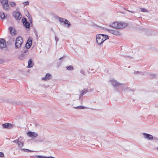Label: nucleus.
<instances>
[{
	"instance_id": "nucleus-18",
	"label": "nucleus",
	"mask_w": 158,
	"mask_h": 158,
	"mask_svg": "<svg viewBox=\"0 0 158 158\" xmlns=\"http://www.w3.org/2000/svg\"><path fill=\"white\" fill-rule=\"evenodd\" d=\"M27 57V56L25 55L24 53H22L19 56L18 58L20 60H23Z\"/></svg>"
},
{
	"instance_id": "nucleus-34",
	"label": "nucleus",
	"mask_w": 158,
	"mask_h": 158,
	"mask_svg": "<svg viewBox=\"0 0 158 158\" xmlns=\"http://www.w3.org/2000/svg\"><path fill=\"white\" fill-rule=\"evenodd\" d=\"M36 157L38 158H46V156H36Z\"/></svg>"
},
{
	"instance_id": "nucleus-42",
	"label": "nucleus",
	"mask_w": 158,
	"mask_h": 158,
	"mask_svg": "<svg viewBox=\"0 0 158 158\" xmlns=\"http://www.w3.org/2000/svg\"><path fill=\"white\" fill-rule=\"evenodd\" d=\"M127 10V11H128L131 12V13H133V14L135 13V12L134 11H131L130 10Z\"/></svg>"
},
{
	"instance_id": "nucleus-6",
	"label": "nucleus",
	"mask_w": 158,
	"mask_h": 158,
	"mask_svg": "<svg viewBox=\"0 0 158 158\" xmlns=\"http://www.w3.org/2000/svg\"><path fill=\"white\" fill-rule=\"evenodd\" d=\"M22 22L23 24V25L26 28H29L30 27V23L27 21V19L25 17L22 18Z\"/></svg>"
},
{
	"instance_id": "nucleus-19",
	"label": "nucleus",
	"mask_w": 158,
	"mask_h": 158,
	"mask_svg": "<svg viewBox=\"0 0 158 158\" xmlns=\"http://www.w3.org/2000/svg\"><path fill=\"white\" fill-rule=\"evenodd\" d=\"M6 15H5L4 13L3 12H0V17L2 20H4L6 18Z\"/></svg>"
},
{
	"instance_id": "nucleus-24",
	"label": "nucleus",
	"mask_w": 158,
	"mask_h": 158,
	"mask_svg": "<svg viewBox=\"0 0 158 158\" xmlns=\"http://www.w3.org/2000/svg\"><path fill=\"white\" fill-rule=\"evenodd\" d=\"M134 73L135 74H138L139 73V74L144 75V74H145V73H146L145 72H139V71H134Z\"/></svg>"
},
{
	"instance_id": "nucleus-28",
	"label": "nucleus",
	"mask_w": 158,
	"mask_h": 158,
	"mask_svg": "<svg viewBox=\"0 0 158 158\" xmlns=\"http://www.w3.org/2000/svg\"><path fill=\"white\" fill-rule=\"evenodd\" d=\"M25 55L27 56L29 54L28 50L27 49H25L23 52V53Z\"/></svg>"
},
{
	"instance_id": "nucleus-21",
	"label": "nucleus",
	"mask_w": 158,
	"mask_h": 158,
	"mask_svg": "<svg viewBox=\"0 0 158 158\" xmlns=\"http://www.w3.org/2000/svg\"><path fill=\"white\" fill-rule=\"evenodd\" d=\"M28 16L27 15H26V16H27V17L28 18V19H29V20L30 22L31 23H32V19L31 16L29 14L28 12Z\"/></svg>"
},
{
	"instance_id": "nucleus-33",
	"label": "nucleus",
	"mask_w": 158,
	"mask_h": 158,
	"mask_svg": "<svg viewBox=\"0 0 158 158\" xmlns=\"http://www.w3.org/2000/svg\"><path fill=\"white\" fill-rule=\"evenodd\" d=\"M23 4L24 6L27 5H29V2H28V1H27L26 2H24L23 3Z\"/></svg>"
},
{
	"instance_id": "nucleus-12",
	"label": "nucleus",
	"mask_w": 158,
	"mask_h": 158,
	"mask_svg": "<svg viewBox=\"0 0 158 158\" xmlns=\"http://www.w3.org/2000/svg\"><path fill=\"white\" fill-rule=\"evenodd\" d=\"M2 126L3 128L10 129L13 127L12 124L10 123H6L2 124Z\"/></svg>"
},
{
	"instance_id": "nucleus-20",
	"label": "nucleus",
	"mask_w": 158,
	"mask_h": 158,
	"mask_svg": "<svg viewBox=\"0 0 158 158\" xmlns=\"http://www.w3.org/2000/svg\"><path fill=\"white\" fill-rule=\"evenodd\" d=\"M3 9L6 10H7L9 8L8 2L3 5Z\"/></svg>"
},
{
	"instance_id": "nucleus-45",
	"label": "nucleus",
	"mask_w": 158,
	"mask_h": 158,
	"mask_svg": "<svg viewBox=\"0 0 158 158\" xmlns=\"http://www.w3.org/2000/svg\"><path fill=\"white\" fill-rule=\"evenodd\" d=\"M63 57H60L59 59V60H61L63 58Z\"/></svg>"
},
{
	"instance_id": "nucleus-11",
	"label": "nucleus",
	"mask_w": 158,
	"mask_h": 158,
	"mask_svg": "<svg viewBox=\"0 0 158 158\" xmlns=\"http://www.w3.org/2000/svg\"><path fill=\"white\" fill-rule=\"evenodd\" d=\"M106 30L109 32L113 34L116 35H120L121 34L120 32L117 30H115L109 29H107Z\"/></svg>"
},
{
	"instance_id": "nucleus-15",
	"label": "nucleus",
	"mask_w": 158,
	"mask_h": 158,
	"mask_svg": "<svg viewBox=\"0 0 158 158\" xmlns=\"http://www.w3.org/2000/svg\"><path fill=\"white\" fill-rule=\"evenodd\" d=\"M28 64L27 67L28 68H31L34 65V63L32 59H30L29 60L28 62Z\"/></svg>"
},
{
	"instance_id": "nucleus-41",
	"label": "nucleus",
	"mask_w": 158,
	"mask_h": 158,
	"mask_svg": "<svg viewBox=\"0 0 158 158\" xmlns=\"http://www.w3.org/2000/svg\"><path fill=\"white\" fill-rule=\"evenodd\" d=\"M4 61L3 59H0V64H2L3 63Z\"/></svg>"
},
{
	"instance_id": "nucleus-10",
	"label": "nucleus",
	"mask_w": 158,
	"mask_h": 158,
	"mask_svg": "<svg viewBox=\"0 0 158 158\" xmlns=\"http://www.w3.org/2000/svg\"><path fill=\"white\" fill-rule=\"evenodd\" d=\"M27 135L30 137L35 138L38 136V134L35 132L28 131L27 133Z\"/></svg>"
},
{
	"instance_id": "nucleus-27",
	"label": "nucleus",
	"mask_w": 158,
	"mask_h": 158,
	"mask_svg": "<svg viewBox=\"0 0 158 158\" xmlns=\"http://www.w3.org/2000/svg\"><path fill=\"white\" fill-rule=\"evenodd\" d=\"M102 35L103 36V39L102 40L103 41V42L104 41H105V40H107L109 38V37L108 36H107L106 35H104V34H102Z\"/></svg>"
},
{
	"instance_id": "nucleus-17",
	"label": "nucleus",
	"mask_w": 158,
	"mask_h": 158,
	"mask_svg": "<svg viewBox=\"0 0 158 158\" xmlns=\"http://www.w3.org/2000/svg\"><path fill=\"white\" fill-rule=\"evenodd\" d=\"M63 23L64 26L66 27H69L71 25L70 23L67 19L65 20Z\"/></svg>"
},
{
	"instance_id": "nucleus-46",
	"label": "nucleus",
	"mask_w": 158,
	"mask_h": 158,
	"mask_svg": "<svg viewBox=\"0 0 158 158\" xmlns=\"http://www.w3.org/2000/svg\"><path fill=\"white\" fill-rule=\"evenodd\" d=\"M40 140V141L42 142V141H43L44 140V139H42L41 140Z\"/></svg>"
},
{
	"instance_id": "nucleus-48",
	"label": "nucleus",
	"mask_w": 158,
	"mask_h": 158,
	"mask_svg": "<svg viewBox=\"0 0 158 158\" xmlns=\"http://www.w3.org/2000/svg\"><path fill=\"white\" fill-rule=\"evenodd\" d=\"M134 91V90H133L132 91Z\"/></svg>"
},
{
	"instance_id": "nucleus-43",
	"label": "nucleus",
	"mask_w": 158,
	"mask_h": 158,
	"mask_svg": "<svg viewBox=\"0 0 158 158\" xmlns=\"http://www.w3.org/2000/svg\"><path fill=\"white\" fill-rule=\"evenodd\" d=\"M125 56L126 57L128 58L131 59L132 58V57H131V56Z\"/></svg>"
},
{
	"instance_id": "nucleus-8",
	"label": "nucleus",
	"mask_w": 158,
	"mask_h": 158,
	"mask_svg": "<svg viewBox=\"0 0 158 158\" xmlns=\"http://www.w3.org/2000/svg\"><path fill=\"white\" fill-rule=\"evenodd\" d=\"M6 40L3 38H0V48L1 49L6 47Z\"/></svg>"
},
{
	"instance_id": "nucleus-32",
	"label": "nucleus",
	"mask_w": 158,
	"mask_h": 158,
	"mask_svg": "<svg viewBox=\"0 0 158 158\" xmlns=\"http://www.w3.org/2000/svg\"><path fill=\"white\" fill-rule=\"evenodd\" d=\"M10 4L12 7H15L16 6V3L14 2H10Z\"/></svg>"
},
{
	"instance_id": "nucleus-1",
	"label": "nucleus",
	"mask_w": 158,
	"mask_h": 158,
	"mask_svg": "<svg viewBox=\"0 0 158 158\" xmlns=\"http://www.w3.org/2000/svg\"><path fill=\"white\" fill-rule=\"evenodd\" d=\"M127 24L124 22H114L110 24V27L117 29H123L125 27Z\"/></svg>"
},
{
	"instance_id": "nucleus-13",
	"label": "nucleus",
	"mask_w": 158,
	"mask_h": 158,
	"mask_svg": "<svg viewBox=\"0 0 158 158\" xmlns=\"http://www.w3.org/2000/svg\"><path fill=\"white\" fill-rule=\"evenodd\" d=\"M9 30L10 34L12 35H15L16 32L15 28L14 27H10L9 28Z\"/></svg>"
},
{
	"instance_id": "nucleus-16",
	"label": "nucleus",
	"mask_w": 158,
	"mask_h": 158,
	"mask_svg": "<svg viewBox=\"0 0 158 158\" xmlns=\"http://www.w3.org/2000/svg\"><path fill=\"white\" fill-rule=\"evenodd\" d=\"M88 91L89 90L88 89H84L81 91L80 92L79 98L80 99L81 97H82L85 94H86L88 92Z\"/></svg>"
},
{
	"instance_id": "nucleus-39",
	"label": "nucleus",
	"mask_w": 158,
	"mask_h": 158,
	"mask_svg": "<svg viewBox=\"0 0 158 158\" xmlns=\"http://www.w3.org/2000/svg\"><path fill=\"white\" fill-rule=\"evenodd\" d=\"M153 140L158 141V138L156 137H153Z\"/></svg>"
},
{
	"instance_id": "nucleus-30",
	"label": "nucleus",
	"mask_w": 158,
	"mask_h": 158,
	"mask_svg": "<svg viewBox=\"0 0 158 158\" xmlns=\"http://www.w3.org/2000/svg\"><path fill=\"white\" fill-rule=\"evenodd\" d=\"M140 10L142 12H148V10H146V9L142 8H140Z\"/></svg>"
},
{
	"instance_id": "nucleus-2",
	"label": "nucleus",
	"mask_w": 158,
	"mask_h": 158,
	"mask_svg": "<svg viewBox=\"0 0 158 158\" xmlns=\"http://www.w3.org/2000/svg\"><path fill=\"white\" fill-rule=\"evenodd\" d=\"M110 82L114 88H117L119 86V88L122 91L124 90L127 88V86H125L124 84H121L115 79L111 80Z\"/></svg>"
},
{
	"instance_id": "nucleus-9",
	"label": "nucleus",
	"mask_w": 158,
	"mask_h": 158,
	"mask_svg": "<svg viewBox=\"0 0 158 158\" xmlns=\"http://www.w3.org/2000/svg\"><path fill=\"white\" fill-rule=\"evenodd\" d=\"M143 134L144 138L145 139L150 140L153 139V136L151 135L145 133H143Z\"/></svg>"
},
{
	"instance_id": "nucleus-26",
	"label": "nucleus",
	"mask_w": 158,
	"mask_h": 158,
	"mask_svg": "<svg viewBox=\"0 0 158 158\" xmlns=\"http://www.w3.org/2000/svg\"><path fill=\"white\" fill-rule=\"evenodd\" d=\"M74 108L75 109H84L85 108H86V107H85L83 106H80L75 107H74Z\"/></svg>"
},
{
	"instance_id": "nucleus-14",
	"label": "nucleus",
	"mask_w": 158,
	"mask_h": 158,
	"mask_svg": "<svg viewBox=\"0 0 158 158\" xmlns=\"http://www.w3.org/2000/svg\"><path fill=\"white\" fill-rule=\"evenodd\" d=\"M51 77V75L49 73H47L44 77L42 78L43 80L47 81L50 79Z\"/></svg>"
},
{
	"instance_id": "nucleus-38",
	"label": "nucleus",
	"mask_w": 158,
	"mask_h": 158,
	"mask_svg": "<svg viewBox=\"0 0 158 158\" xmlns=\"http://www.w3.org/2000/svg\"><path fill=\"white\" fill-rule=\"evenodd\" d=\"M4 156L3 153L2 152H0V157H3Z\"/></svg>"
},
{
	"instance_id": "nucleus-47",
	"label": "nucleus",
	"mask_w": 158,
	"mask_h": 158,
	"mask_svg": "<svg viewBox=\"0 0 158 158\" xmlns=\"http://www.w3.org/2000/svg\"><path fill=\"white\" fill-rule=\"evenodd\" d=\"M157 150H158V147L157 148Z\"/></svg>"
},
{
	"instance_id": "nucleus-25",
	"label": "nucleus",
	"mask_w": 158,
	"mask_h": 158,
	"mask_svg": "<svg viewBox=\"0 0 158 158\" xmlns=\"http://www.w3.org/2000/svg\"><path fill=\"white\" fill-rule=\"evenodd\" d=\"M21 150L26 152H33V151L27 149L22 148Z\"/></svg>"
},
{
	"instance_id": "nucleus-44",
	"label": "nucleus",
	"mask_w": 158,
	"mask_h": 158,
	"mask_svg": "<svg viewBox=\"0 0 158 158\" xmlns=\"http://www.w3.org/2000/svg\"><path fill=\"white\" fill-rule=\"evenodd\" d=\"M116 91L118 92H119L120 91L119 89L117 88L116 89Z\"/></svg>"
},
{
	"instance_id": "nucleus-35",
	"label": "nucleus",
	"mask_w": 158,
	"mask_h": 158,
	"mask_svg": "<svg viewBox=\"0 0 158 158\" xmlns=\"http://www.w3.org/2000/svg\"><path fill=\"white\" fill-rule=\"evenodd\" d=\"M148 74L151 77H155L156 75H155L154 74H152V73H149Z\"/></svg>"
},
{
	"instance_id": "nucleus-29",
	"label": "nucleus",
	"mask_w": 158,
	"mask_h": 158,
	"mask_svg": "<svg viewBox=\"0 0 158 158\" xmlns=\"http://www.w3.org/2000/svg\"><path fill=\"white\" fill-rule=\"evenodd\" d=\"M18 146L19 148H21L23 146V143L21 142H19L18 143Z\"/></svg>"
},
{
	"instance_id": "nucleus-23",
	"label": "nucleus",
	"mask_w": 158,
	"mask_h": 158,
	"mask_svg": "<svg viewBox=\"0 0 158 158\" xmlns=\"http://www.w3.org/2000/svg\"><path fill=\"white\" fill-rule=\"evenodd\" d=\"M66 68L67 69L69 70H71L73 69V67L72 65L67 66H66Z\"/></svg>"
},
{
	"instance_id": "nucleus-40",
	"label": "nucleus",
	"mask_w": 158,
	"mask_h": 158,
	"mask_svg": "<svg viewBox=\"0 0 158 158\" xmlns=\"http://www.w3.org/2000/svg\"><path fill=\"white\" fill-rule=\"evenodd\" d=\"M80 73L83 74V75L84 74V71L83 70H81V71H80Z\"/></svg>"
},
{
	"instance_id": "nucleus-5",
	"label": "nucleus",
	"mask_w": 158,
	"mask_h": 158,
	"mask_svg": "<svg viewBox=\"0 0 158 158\" xmlns=\"http://www.w3.org/2000/svg\"><path fill=\"white\" fill-rule=\"evenodd\" d=\"M33 39L32 38H29L27 42L25 47L26 49L29 48L31 46Z\"/></svg>"
},
{
	"instance_id": "nucleus-22",
	"label": "nucleus",
	"mask_w": 158,
	"mask_h": 158,
	"mask_svg": "<svg viewBox=\"0 0 158 158\" xmlns=\"http://www.w3.org/2000/svg\"><path fill=\"white\" fill-rule=\"evenodd\" d=\"M1 2L2 6L8 2V0H1Z\"/></svg>"
},
{
	"instance_id": "nucleus-3",
	"label": "nucleus",
	"mask_w": 158,
	"mask_h": 158,
	"mask_svg": "<svg viewBox=\"0 0 158 158\" xmlns=\"http://www.w3.org/2000/svg\"><path fill=\"white\" fill-rule=\"evenodd\" d=\"M23 42L22 37L21 36L17 37L15 40V48L16 49H19L21 47V45Z\"/></svg>"
},
{
	"instance_id": "nucleus-4",
	"label": "nucleus",
	"mask_w": 158,
	"mask_h": 158,
	"mask_svg": "<svg viewBox=\"0 0 158 158\" xmlns=\"http://www.w3.org/2000/svg\"><path fill=\"white\" fill-rule=\"evenodd\" d=\"M101 34L97 35H96V42L98 44L101 45L103 42L102 40L103 37Z\"/></svg>"
},
{
	"instance_id": "nucleus-31",
	"label": "nucleus",
	"mask_w": 158,
	"mask_h": 158,
	"mask_svg": "<svg viewBox=\"0 0 158 158\" xmlns=\"http://www.w3.org/2000/svg\"><path fill=\"white\" fill-rule=\"evenodd\" d=\"M59 18V21L60 23H64V22L65 21V20L66 19L62 18Z\"/></svg>"
},
{
	"instance_id": "nucleus-36",
	"label": "nucleus",
	"mask_w": 158,
	"mask_h": 158,
	"mask_svg": "<svg viewBox=\"0 0 158 158\" xmlns=\"http://www.w3.org/2000/svg\"><path fill=\"white\" fill-rule=\"evenodd\" d=\"M19 139H16L15 140H14L13 141V142L14 143H19Z\"/></svg>"
},
{
	"instance_id": "nucleus-37",
	"label": "nucleus",
	"mask_w": 158,
	"mask_h": 158,
	"mask_svg": "<svg viewBox=\"0 0 158 158\" xmlns=\"http://www.w3.org/2000/svg\"><path fill=\"white\" fill-rule=\"evenodd\" d=\"M55 40L56 41V44L59 40V38L56 35L55 36Z\"/></svg>"
},
{
	"instance_id": "nucleus-7",
	"label": "nucleus",
	"mask_w": 158,
	"mask_h": 158,
	"mask_svg": "<svg viewBox=\"0 0 158 158\" xmlns=\"http://www.w3.org/2000/svg\"><path fill=\"white\" fill-rule=\"evenodd\" d=\"M13 15L16 20H19L22 17V15L19 12L14 11L13 13Z\"/></svg>"
}]
</instances>
